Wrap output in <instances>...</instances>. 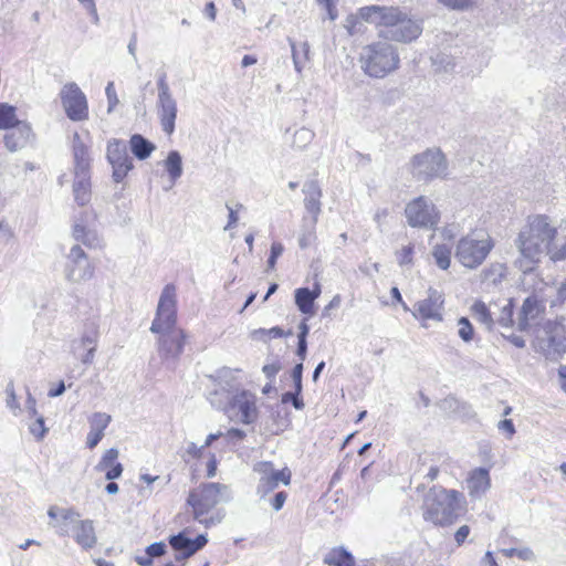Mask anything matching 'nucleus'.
<instances>
[{"label": "nucleus", "mask_w": 566, "mask_h": 566, "mask_svg": "<svg viewBox=\"0 0 566 566\" xmlns=\"http://www.w3.org/2000/svg\"><path fill=\"white\" fill-rule=\"evenodd\" d=\"M361 13L365 22L379 29L378 36L389 43H411L423 30L421 20L399 7L366 6Z\"/></svg>", "instance_id": "nucleus-1"}, {"label": "nucleus", "mask_w": 566, "mask_h": 566, "mask_svg": "<svg viewBox=\"0 0 566 566\" xmlns=\"http://www.w3.org/2000/svg\"><path fill=\"white\" fill-rule=\"evenodd\" d=\"M220 388L214 389L208 396L210 405L217 410L223 411L232 421L243 424H252L256 421L259 409L256 396L247 389L231 392L234 388V371L230 368H222L218 373Z\"/></svg>", "instance_id": "nucleus-2"}, {"label": "nucleus", "mask_w": 566, "mask_h": 566, "mask_svg": "<svg viewBox=\"0 0 566 566\" xmlns=\"http://www.w3.org/2000/svg\"><path fill=\"white\" fill-rule=\"evenodd\" d=\"M554 234V222L545 214L530 216L520 229L514 245L518 251L515 265L523 273L532 272L545 255Z\"/></svg>", "instance_id": "nucleus-3"}, {"label": "nucleus", "mask_w": 566, "mask_h": 566, "mask_svg": "<svg viewBox=\"0 0 566 566\" xmlns=\"http://www.w3.org/2000/svg\"><path fill=\"white\" fill-rule=\"evenodd\" d=\"M232 500V492L226 484L210 482L202 483L189 492L187 503L196 522L209 528L218 525L224 517L223 510L216 506Z\"/></svg>", "instance_id": "nucleus-4"}, {"label": "nucleus", "mask_w": 566, "mask_h": 566, "mask_svg": "<svg viewBox=\"0 0 566 566\" xmlns=\"http://www.w3.org/2000/svg\"><path fill=\"white\" fill-rule=\"evenodd\" d=\"M464 504V496L461 492L433 485L423 496L422 517L436 526H450L461 515Z\"/></svg>", "instance_id": "nucleus-5"}, {"label": "nucleus", "mask_w": 566, "mask_h": 566, "mask_svg": "<svg viewBox=\"0 0 566 566\" xmlns=\"http://www.w3.org/2000/svg\"><path fill=\"white\" fill-rule=\"evenodd\" d=\"M358 62L367 76L384 78L399 67L400 56L394 44L382 40L363 46Z\"/></svg>", "instance_id": "nucleus-6"}, {"label": "nucleus", "mask_w": 566, "mask_h": 566, "mask_svg": "<svg viewBox=\"0 0 566 566\" xmlns=\"http://www.w3.org/2000/svg\"><path fill=\"white\" fill-rule=\"evenodd\" d=\"M493 248L494 241L491 235L484 232H472L458 241L454 256L461 265L474 270L486 260Z\"/></svg>", "instance_id": "nucleus-7"}, {"label": "nucleus", "mask_w": 566, "mask_h": 566, "mask_svg": "<svg viewBox=\"0 0 566 566\" xmlns=\"http://www.w3.org/2000/svg\"><path fill=\"white\" fill-rule=\"evenodd\" d=\"M53 526L61 536L67 535L71 528L74 541L85 551L93 548L97 543L93 521L80 520V514L74 510H61V521Z\"/></svg>", "instance_id": "nucleus-8"}, {"label": "nucleus", "mask_w": 566, "mask_h": 566, "mask_svg": "<svg viewBox=\"0 0 566 566\" xmlns=\"http://www.w3.org/2000/svg\"><path fill=\"white\" fill-rule=\"evenodd\" d=\"M534 347L548 359L566 352V327L559 321H547L535 332Z\"/></svg>", "instance_id": "nucleus-9"}, {"label": "nucleus", "mask_w": 566, "mask_h": 566, "mask_svg": "<svg viewBox=\"0 0 566 566\" xmlns=\"http://www.w3.org/2000/svg\"><path fill=\"white\" fill-rule=\"evenodd\" d=\"M409 165L410 172L418 180L444 178L448 174V161L440 148H428L412 156Z\"/></svg>", "instance_id": "nucleus-10"}, {"label": "nucleus", "mask_w": 566, "mask_h": 566, "mask_svg": "<svg viewBox=\"0 0 566 566\" xmlns=\"http://www.w3.org/2000/svg\"><path fill=\"white\" fill-rule=\"evenodd\" d=\"M177 290L175 284H166L160 293L151 333H164L177 329Z\"/></svg>", "instance_id": "nucleus-11"}, {"label": "nucleus", "mask_w": 566, "mask_h": 566, "mask_svg": "<svg viewBox=\"0 0 566 566\" xmlns=\"http://www.w3.org/2000/svg\"><path fill=\"white\" fill-rule=\"evenodd\" d=\"M94 273L95 268L88 255L78 244H74L65 255L63 269L65 280L73 284H80L92 280Z\"/></svg>", "instance_id": "nucleus-12"}, {"label": "nucleus", "mask_w": 566, "mask_h": 566, "mask_svg": "<svg viewBox=\"0 0 566 566\" xmlns=\"http://www.w3.org/2000/svg\"><path fill=\"white\" fill-rule=\"evenodd\" d=\"M407 222L412 228L433 229L440 221V213L428 198L420 196L405 209Z\"/></svg>", "instance_id": "nucleus-13"}, {"label": "nucleus", "mask_w": 566, "mask_h": 566, "mask_svg": "<svg viewBox=\"0 0 566 566\" xmlns=\"http://www.w3.org/2000/svg\"><path fill=\"white\" fill-rule=\"evenodd\" d=\"M99 326L96 322L85 324L81 336L71 343V353L84 365H92L99 340Z\"/></svg>", "instance_id": "nucleus-14"}, {"label": "nucleus", "mask_w": 566, "mask_h": 566, "mask_svg": "<svg viewBox=\"0 0 566 566\" xmlns=\"http://www.w3.org/2000/svg\"><path fill=\"white\" fill-rule=\"evenodd\" d=\"M60 96L65 114L71 120L81 122L88 117L86 96L76 83L65 84Z\"/></svg>", "instance_id": "nucleus-15"}, {"label": "nucleus", "mask_w": 566, "mask_h": 566, "mask_svg": "<svg viewBox=\"0 0 566 566\" xmlns=\"http://www.w3.org/2000/svg\"><path fill=\"white\" fill-rule=\"evenodd\" d=\"M253 470L261 475L256 486V493L261 497L275 490L280 483L289 485L291 482V471L287 468L275 470L272 463L268 461L255 463Z\"/></svg>", "instance_id": "nucleus-16"}, {"label": "nucleus", "mask_w": 566, "mask_h": 566, "mask_svg": "<svg viewBox=\"0 0 566 566\" xmlns=\"http://www.w3.org/2000/svg\"><path fill=\"white\" fill-rule=\"evenodd\" d=\"M443 304L442 293L434 289H429L427 297L415 304L412 315L416 319L422 322L423 327H427L426 321L441 322L443 319Z\"/></svg>", "instance_id": "nucleus-17"}, {"label": "nucleus", "mask_w": 566, "mask_h": 566, "mask_svg": "<svg viewBox=\"0 0 566 566\" xmlns=\"http://www.w3.org/2000/svg\"><path fill=\"white\" fill-rule=\"evenodd\" d=\"M106 156L113 168L114 181L120 182L133 168L132 159L127 154L126 144L122 140L113 139L107 145Z\"/></svg>", "instance_id": "nucleus-18"}, {"label": "nucleus", "mask_w": 566, "mask_h": 566, "mask_svg": "<svg viewBox=\"0 0 566 566\" xmlns=\"http://www.w3.org/2000/svg\"><path fill=\"white\" fill-rule=\"evenodd\" d=\"M168 542L176 552L175 560L184 562L203 548L208 543V537L205 534H200L195 539H191L186 536L185 532H180L169 536Z\"/></svg>", "instance_id": "nucleus-19"}, {"label": "nucleus", "mask_w": 566, "mask_h": 566, "mask_svg": "<svg viewBox=\"0 0 566 566\" xmlns=\"http://www.w3.org/2000/svg\"><path fill=\"white\" fill-rule=\"evenodd\" d=\"M158 338V353L165 360H176L182 353L186 333L181 328L172 329L169 332L157 333Z\"/></svg>", "instance_id": "nucleus-20"}, {"label": "nucleus", "mask_w": 566, "mask_h": 566, "mask_svg": "<svg viewBox=\"0 0 566 566\" xmlns=\"http://www.w3.org/2000/svg\"><path fill=\"white\" fill-rule=\"evenodd\" d=\"M544 311L543 302L533 294L525 298L518 314L517 328L526 332L537 325V319Z\"/></svg>", "instance_id": "nucleus-21"}, {"label": "nucleus", "mask_w": 566, "mask_h": 566, "mask_svg": "<svg viewBox=\"0 0 566 566\" xmlns=\"http://www.w3.org/2000/svg\"><path fill=\"white\" fill-rule=\"evenodd\" d=\"M471 500H481L491 488L490 472L486 468H476L469 472L465 480Z\"/></svg>", "instance_id": "nucleus-22"}, {"label": "nucleus", "mask_w": 566, "mask_h": 566, "mask_svg": "<svg viewBox=\"0 0 566 566\" xmlns=\"http://www.w3.org/2000/svg\"><path fill=\"white\" fill-rule=\"evenodd\" d=\"M33 138L34 135L31 125L27 122H21L7 132L3 142L9 151L15 153L27 147Z\"/></svg>", "instance_id": "nucleus-23"}, {"label": "nucleus", "mask_w": 566, "mask_h": 566, "mask_svg": "<svg viewBox=\"0 0 566 566\" xmlns=\"http://www.w3.org/2000/svg\"><path fill=\"white\" fill-rule=\"evenodd\" d=\"M177 112V102L172 95L157 98V115L163 130L169 136L175 132Z\"/></svg>", "instance_id": "nucleus-24"}, {"label": "nucleus", "mask_w": 566, "mask_h": 566, "mask_svg": "<svg viewBox=\"0 0 566 566\" xmlns=\"http://www.w3.org/2000/svg\"><path fill=\"white\" fill-rule=\"evenodd\" d=\"M111 420V416L105 412H95L90 417V432L86 438L87 448L94 449L99 443Z\"/></svg>", "instance_id": "nucleus-25"}, {"label": "nucleus", "mask_w": 566, "mask_h": 566, "mask_svg": "<svg viewBox=\"0 0 566 566\" xmlns=\"http://www.w3.org/2000/svg\"><path fill=\"white\" fill-rule=\"evenodd\" d=\"M74 175H90L91 158L87 146L81 139L78 133L73 135Z\"/></svg>", "instance_id": "nucleus-26"}, {"label": "nucleus", "mask_w": 566, "mask_h": 566, "mask_svg": "<svg viewBox=\"0 0 566 566\" xmlns=\"http://www.w3.org/2000/svg\"><path fill=\"white\" fill-rule=\"evenodd\" d=\"M291 48V55L293 60L294 70L298 76H302L303 70L311 61V46L307 41L296 43L293 39L287 38Z\"/></svg>", "instance_id": "nucleus-27"}, {"label": "nucleus", "mask_w": 566, "mask_h": 566, "mask_svg": "<svg viewBox=\"0 0 566 566\" xmlns=\"http://www.w3.org/2000/svg\"><path fill=\"white\" fill-rule=\"evenodd\" d=\"M303 191L305 193V209L313 216L311 222L316 223L321 212V188L316 181H308L304 185Z\"/></svg>", "instance_id": "nucleus-28"}, {"label": "nucleus", "mask_w": 566, "mask_h": 566, "mask_svg": "<svg viewBox=\"0 0 566 566\" xmlns=\"http://www.w3.org/2000/svg\"><path fill=\"white\" fill-rule=\"evenodd\" d=\"M72 237L75 241L93 249L102 248L103 241L95 230L87 229L82 219H76L72 229Z\"/></svg>", "instance_id": "nucleus-29"}, {"label": "nucleus", "mask_w": 566, "mask_h": 566, "mask_svg": "<svg viewBox=\"0 0 566 566\" xmlns=\"http://www.w3.org/2000/svg\"><path fill=\"white\" fill-rule=\"evenodd\" d=\"M545 255H548L553 262L563 261L566 259V233L558 231L554 224V234L547 243Z\"/></svg>", "instance_id": "nucleus-30"}, {"label": "nucleus", "mask_w": 566, "mask_h": 566, "mask_svg": "<svg viewBox=\"0 0 566 566\" xmlns=\"http://www.w3.org/2000/svg\"><path fill=\"white\" fill-rule=\"evenodd\" d=\"M74 199L80 206H85L91 200L90 175H76L73 184Z\"/></svg>", "instance_id": "nucleus-31"}, {"label": "nucleus", "mask_w": 566, "mask_h": 566, "mask_svg": "<svg viewBox=\"0 0 566 566\" xmlns=\"http://www.w3.org/2000/svg\"><path fill=\"white\" fill-rule=\"evenodd\" d=\"M130 150L140 160L147 159L155 150V145L139 134H135L129 140Z\"/></svg>", "instance_id": "nucleus-32"}, {"label": "nucleus", "mask_w": 566, "mask_h": 566, "mask_svg": "<svg viewBox=\"0 0 566 566\" xmlns=\"http://www.w3.org/2000/svg\"><path fill=\"white\" fill-rule=\"evenodd\" d=\"M324 563L329 566H355L353 555L344 547L331 549L325 555Z\"/></svg>", "instance_id": "nucleus-33"}, {"label": "nucleus", "mask_w": 566, "mask_h": 566, "mask_svg": "<svg viewBox=\"0 0 566 566\" xmlns=\"http://www.w3.org/2000/svg\"><path fill=\"white\" fill-rule=\"evenodd\" d=\"M164 166L171 184L174 185L182 176L184 172L182 158L179 151H169L167 158L164 161Z\"/></svg>", "instance_id": "nucleus-34"}, {"label": "nucleus", "mask_w": 566, "mask_h": 566, "mask_svg": "<svg viewBox=\"0 0 566 566\" xmlns=\"http://www.w3.org/2000/svg\"><path fill=\"white\" fill-rule=\"evenodd\" d=\"M315 295L307 287H300L295 290V304L298 311L303 314L312 315L314 313Z\"/></svg>", "instance_id": "nucleus-35"}, {"label": "nucleus", "mask_w": 566, "mask_h": 566, "mask_svg": "<svg viewBox=\"0 0 566 566\" xmlns=\"http://www.w3.org/2000/svg\"><path fill=\"white\" fill-rule=\"evenodd\" d=\"M315 133L306 127L296 129L289 143L290 147L294 150H304L314 139Z\"/></svg>", "instance_id": "nucleus-36"}, {"label": "nucleus", "mask_w": 566, "mask_h": 566, "mask_svg": "<svg viewBox=\"0 0 566 566\" xmlns=\"http://www.w3.org/2000/svg\"><path fill=\"white\" fill-rule=\"evenodd\" d=\"M17 108L8 103H0V129L10 130L19 123Z\"/></svg>", "instance_id": "nucleus-37"}, {"label": "nucleus", "mask_w": 566, "mask_h": 566, "mask_svg": "<svg viewBox=\"0 0 566 566\" xmlns=\"http://www.w3.org/2000/svg\"><path fill=\"white\" fill-rule=\"evenodd\" d=\"M364 9L365 7L359 8L357 13L348 14L344 20L343 25L350 36L363 34L365 32V18L363 17L361 13Z\"/></svg>", "instance_id": "nucleus-38"}, {"label": "nucleus", "mask_w": 566, "mask_h": 566, "mask_svg": "<svg viewBox=\"0 0 566 566\" xmlns=\"http://www.w3.org/2000/svg\"><path fill=\"white\" fill-rule=\"evenodd\" d=\"M472 314L476 321L485 325L488 329H491L494 325L493 313L482 301H476L471 306Z\"/></svg>", "instance_id": "nucleus-39"}, {"label": "nucleus", "mask_w": 566, "mask_h": 566, "mask_svg": "<svg viewBox=\"0 0 566 566\" xmlns=\"http://www.w3.org/2000/svg\"><path fill=\"white\" fill-rule=\"evenodd\" d=\"M452 248L449 244H436L432 249V256L437 266L441 270H448L451 264Z\"/></svg>", "instance_id": "nucleus-40"}, {"label": "nucleus", "mask_w": 566, "mask_h": 566, "mask_svg": "<svg viewBox=\"0 0 566 566\" xmlns=\"http://www.w3.org/2000/svg\"><path fill=\"white\" fill-rule=\"evenodd\" d=\"M291 334H292L291 331L285 333L281 327L274 326L269 329H266V328L254 329L251 333V337L256 340L266 342L270 338H280V337L289 336Z\"/></svg>", "instance_id": "nucleus-41"}, {"label": "nucleus", "mask_w": 566, "mask_h": 566, "mask_svg": "<svg viewBox=\"0 0 566 566\" xmlns=\"http://www.w3.org/2000/svg\"><path fill=\"white\" fill-rule=\"evenodd\" d=\"M413 253L415 245L409 243L408 245L402 247L400 250L396 251V260L400 266H412L413 265Z\"/></svg>", "instance_id": "nucleus-42"}, {"label": "nucleus", "mask_w": 566, "mask_h": 566, "mask_svg": "<svg viewBox=\"0 0 566 566\" xmlns=\"http://www.w3.org/2000/svg\"><path fill=\"white\" fill-rule=\"evenodd\" d=\"M33 422L29 423L30 433L38 440L41 441L46 436L49 429L45 427V421L43 416L33 417Z\"/></svg>", "instance_id": "nucleus-43"}, {"label": "nucleus", "mask_w": 566, "mask_h": 566, "mask_svg": "<svg viewBox=\"0 0 566 566\" xmlns=\"http://www.w3.org/2000/svg\"><path fill=\"white\" fill-rule=\"evenodd\" d=\"M6 395H7V399H6L7 407L12 411V413L14 416H18L21 412V407H20V403H19L17 395H15L13 381L8 382V385L6 387Z\"/></svg>", "instance_id": "nucleus-44"}, {"label": "nucleus", "mask_w": 566, "mask_h": 566, "mask_svg": "<svg viewBox=\"0 0 566 566\" xmlns=\"http://www.w3.org/2000/svg\"><path fill=\"white\" fill-rule=\"evenodd\" d=\"M118 458V450L115 448H111L105 451L98 463L95 465V470L98 472L105 471L108 467L114 465Z\"/></svg>", "instance_id": "nucleus-45"}, {"label": "nucleus", "mask_w": 566, "mask_h": 566, "mask_svg": "<svg viewBox=\"0 0 566 566\" xmlns=\"http://www.w3.org/2000/svg\"><path fill=\"white\" fill-rule=\"evenodd\" d=\"M458 335L463 342L469 343L473 339L474 329L467 317H461L458 319Z\"/></svg>", "instance_id": "nucleus-46"}, {"label": "nucleus", "mask_w": 566, "mask_h": 566, "mask_svg": "<svg viewBox=\"0 0 566 566\" xmlns=\"http://www.w3.org/2000/svg\"><path fill=\"white\" fill-rule=\"evenodd\" d=\"M205 449L202 446H197L195 442H188L185 450L180 453L181 459L185 462L200 459L203 454Z\"/></svg>", "instance_id": "nucleus-47"}, {"label": "nucleus", "mask_w": 566, "mask_h": 566, "mask_svg": "<svg viewBox=\"0 0 566 566\" xmlns=\"http://www.w3.org/2000/svg\"><path fill=\"white\" fill-rule=\"evenodd\" d=\"M315 224L316 223L311 222L310 228L304 230L301 233V235L298 238V247L302 250L307 249L308 247H311L315 242V240H316Z\"/></svg>", "instance_id": "nucleus-48"}, {"label": "nucleus", "mask_w": 566, "mask_h": 566, "mask_svg": "<svg viewBox=\"0 0 566 566\" xmlns=\"http://www.w3.org/2000/svg\"><path fill=\"white\" fill-rule=\"evenodd\" d=\"M503 554L506 557H517L521 560H532L534 559V553L528 547L523 548H505L503 549Z\"/></svg>", "instance_id": "nucleus-49"}, {"label": "nucleus", "mask_w": 566, "mask_h": 566, "mask_svg": "<svg viewBox=\"0 0 566 566\" xmlns=\"http://www.w3.org/2000/svg\"><path fill=\"white\" fill-rule=\"evenodd\" d=\"M431 60L432 64L436 66L437 72H446L454 66L452 60L444 53H438Z\"/></svg>", "instance_id": "nucleus-50"}, {"label": "nucleus", "mask_w": 566, "mask_h": 566, "mask_svg": "<svg viewBox=\"0 0 566 566\" xmlns=\"http://www.w3.org/2000/svg\"><path fill=\"white\" fill-rule=\"evenodd\" d=\"M497 323L503 327H511L513 325V304L511 301H507V303L502 307Z\"/></svg>", "instance_id": "nucleus-51"}, {"label": "nucleus", "mask_w": 566, "mask_h": 566, "mask_svg": "<svg viewBox=\"0 0 566 566\" xmlns=\"http://www.w3.org/2000/svg\"><path fill=\"white\" fill-rule=\"evenodd\" d=\"M283 252H284V245L281 242L274 241L271 244L270 256L268 259V269L269 270L275 269L276 261L283 254Z\"/></svg>", "instance_id": "nucleus-52"}, {"label": "nucleus", "mask_w": 566, "mask_h": 566, "mask_svg": "<svg viewBox=\"0 0 566 566\" xmlns=\"http://www.w3.org/2000/svg\"><path fill=\"white\" fill-rule=\"evenodd\" d=\"M443 7L450 10L464 11L472 4V0H437Z\"/></svg>", "instance_id": "nucleus-53"}, {"label": "nucleus", "mask_w": 566, "mask_h": 566, "mask_svg": "<svg viewBox=\"0 0 566 566\" xmlns=\"http://www.w3.org/2000/svg\"><path fill=\"white\" fill-rule=\"evenodd\" d=\"M105 94H106L107 103H108L107 112L112 113L114 111V108L117 106V104L119 103V99H118L116 91H115L114 82L107 83L106 88H105Z\"/></svg>", "instance_id": "nucleus-54"}, {"label": "nucleus", "mask_w": 566, "mask_h": 566, "mask_svg": "<svg viewBox=\"0 0 566 566\" xmlns=\"http://www.w3.org/2000/svg\"><path fill=\"white\" fill-rule=\"evenodd\" d=\"M166 549L167 546L164 542H155L146 547L145 553H147L154 559L165 555Z\"/></svg>", "instance_id": "nucleus-55"}, {"label": "nucleus", "mask_w": 566, "mask_h": 566, "mask_svg": "<svg viewBox=\"0 0 566 566\" xmlns=\"http://www.w3.org/2000/svg\"><path fill=\"white\" fill-rule=\"evenodd\" d=\"M301 392H297L296 390L294 392L287 391L283 394L282 396V402H292L293 407L296 410H302L304 408V402L300 398Z\"/></svg>", "instance_id": "nucleus-56"}, {"label": "nucleus", "mask_w": 566, "mask_h": 566, "mask_svg": "<svg viewBox=\"0 0 566 566\" xmlns=\"http://www.w3.org/2000/svg\"><path fill=\"white\" fill-rule=\"evenodd\" d=\"M157 90H158V97H165V96H171L172 93L170 91V87L167 82V75L166 73H163L158 76L157 80Z\"/></svg>", "instance_id": "nucleus-57"}, {"label": "nucleus", "mask_w": 566, "mask_h": 566, "mask_svg": "<svg viewBox=\"0 0 566 566\" xmlns=\"http://www.w3.org/2000/svg\"><path fill=\"white\" fill-rule=\"evenodd\" d=\"M302 375H303V363L300 361L296 364L292 370V379L294 381V387L297 392H302Z\"/></svg>", "instance_id": "nucleus-58"}, {"label": "nucleus", "mask_w": 566, "mask_h": 566, "mask_svg": "<svg viewBox=\"0 0 566 566\" xmlns=\"http://www.w3.org/2000/svg\"><path fill=\"white\" fill-rule=\"evenodd\" d=\"M228 442H238L242 441L245 438V432L238 428H231L223 436Z\"/></svg>", "instance_id": "nucleus-59"}, {"label": "nucleus", "mask_w": 566, "mask_h": 566, "mask_svg": "<svg viewBox=\"0 0 566 566\" xmlns=\"http://www.w3.org/2000/svg\"><path fill=\"white\" fill-rule=\"evenodd\" d=\"M25 411L28 412L29 418L40 416L36 409V400L29 390L27 392Z\"/></svg>", "instance_id": "nucleus-60"}, {"label": "nucleus", "mask_w": 566, "mask_h": 566, "mask_svg": "<svg viewBox=\"0 0 566 566\" xmlns=\"http://www.w3.org/2000/svg\"><path fill=\"white\" fill-rule=\"evenodd\" d=\"M104 472L106 480L113 481L122 475L123 465L122 463H115L114 465L108 467Z\"/></svg>", "instance_id": "nucleus-61"}, {"label": "nucleus", "mask_w": 566, "mask_h": 566, "mask_svg": "<svg viewBox=\"0 0 566 566\" xmlns=\"http://www.w3.org/2000/svg\"><path fill=\"white\" fill-rule=\"evenodd\" d=\"M470 535V527L468 525H462L458 528V531L454 534V541L457 542L458 546H461L468 536Z\"/></svg>", "instance_id": "nucleus-62"}, {"label": "nucleus", "mask_w": 566, "mask_h": 566, "mask_svg": "<svg viewBox=\"0 0 566 566\" xmlns=\"http://www.w3.org/2000/svg\"><path fill=\"white\" fill-rule=\"evenodd\" d=\"M389 211L387 208H379L375 211L374 221L377 223V227L380 231H382V224L387 219Z\"/></svg>", "instance_id": "nucleus-63"}, {"label": "nucleus", "mask_w": 566, "mask_h": 566, "mask_svg": "<svg viewBox=\"0 0 566 566\" xmlns=\"http://www.w3.org/2000/svg\"><path fill=\"white\" fill-rule=\"evenodd\" d=\"M499 430L506 433L509 438H511L515 433V427L513 421L510 419H504L499 422Z\"/></svg>", "instance_id": "nucleus-64"}]
</instances>
